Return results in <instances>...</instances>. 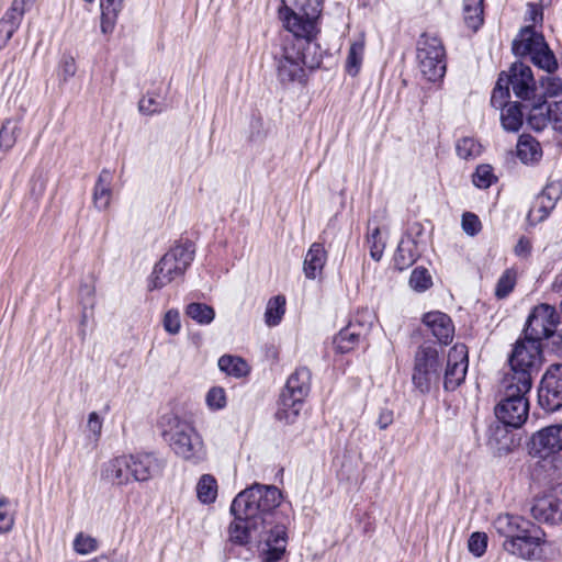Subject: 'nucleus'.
I'll return each instance as SVG.
<instances>
[{"mask_svg": "<svg viewBox=\"0 0 562 562\" xmlns=\"http://www.w3.org/2000/svg\"><path fill=\"white\" fill-rule=\"evenodd\" d=\"M281 499V491L274 485L256 483L239 492L231 505L235 519L228 527L229 541L235 544L260 541L274 527L271 518Z\"/></svg>", "mask_w": 562, "mask_h": 562, "instance_id": "nucleus-1", "label": "nucleus"}, {"mask_svg": "<svg viewBox=\"0 0 562 562\" xmlns=\"http://www.w3.org/2000/svg\"><path fill=\"white\" fill-rule=\"evenodd\" d=\"M495 532L504 538L502 548L507 553L527 561H553L560 555L554 542L548 541L541 530L525 518L501 514L493 521Z\"/></svg>", "mask_w": 562, "mask_h": 562, "instance_id": "nucleus-2", "label": "nucleus"}, {"mask_svg": "<svg viewBox=\"0 0 562 562\" xmlns=\"http://www.w3.org/2000/svg\"><path fill=\"white\" fill-rule=\"evenodd\" d=\"M160 426L164 439L180 459L194 465L206 460V446L191 422L176 414H167L161 417Z\"/></svg>", "mask_w": 562, "mask_h": 562, "instance_id": "nucleus-3", "label": "nucleus"}, {"mask_svg": "<svg viewBox=\"0 0 562 562\" xmlns=\"http://www.w3.org/2000/svg\"><path fill=\"white\" fill-rule=\"evenodd\" d=\"M313 38L292 34L283 40L279 50L274 53L277 77L282 85L304 82L306 68L313 69L319 65V60L310 58L308 55Z\"/></svg>", "mask_w": 562, "mask_h": 562, "instance_id": "nucleus-4", "label": "nucleus"}, {"mask_svg": "<svg viewBox=\"0 0 562 562\" xmlns=\"http://www.w3.org/2000/svg\"><path fill=\"white\" fill-rule=\"evenodd\" d=\"M279 16L283 26L293 35L315 37L322 12L321 0H281Z\"/></svg>", "mask_w": 562, "mask_h": 562, "instance_id": "nucleus-5", "label": "nucleus"}, {"mask_svg": "<svg viewBox=\"0 0 562 562\" xmlns=\"http://www.w3.org/2000/svg\"><path fill=\"white\" fill-rule=\"evenodd\" d=\"M541 362L540 342L525 337L516 342L509 358L510 372L503 381L519 384L524 390L531 387L532 374L539 370Z\"/></svg>", "mask_w": 562, "mask_h": 562, "instance_id": "nucleus-6", "label": "nucleus"}, {"mask_svg": "<svg viewBox=\"0 0 562 562\" xmlns=\"http://www.w3.org/2000/svg\"><path fill=\"white\" fill-rule=\"evenodd\" d=\"M509 87L517 98L529 99L536 90V81L530 67L522 63H515L508 74L499 75L491 98V103L494 106L503 105V101L509 97Z\"/></svg>", "mask_w": 562, "mask_h": 562, "instance_id": "nucleus-7", "label": "nucleus"}, {"mask_svg": "<svg viewBox=\"0 0 562 562\" xmlns=\"http://www.w3.org/2000/svg\"><path fill=\"white\" fill-rule=\"evenodd\" d=\"M193 260V250L187 245H176L155 266L148 290H159L183 276Z\"/></svg>", "mask_w": 562, "mask_h": 562, "instance_id": "nucleus-8", "label": "nucleus"}, {"mask_svg": "<svg viewBox=\"0 0 562 562\" xmlns=\"http://www.w3.org/2000/svg\"><path fill=\"white\" fill-rule=\"evenodd\" d=\"M530 390L531 387L524 390L519 384L503 381V398L495 408L496 417L513 428L522 426L528 417L527 394Z\"/></svg>", "mask_w": 562, "mask_h": 562, "instance_id": "nucleus-9", "label": "nucleus"}, {"mask_svg": "<svg viewBox=\"0 0 562 562\" xmlns=\"http://www.w3.org/2000/svg\"><path fill=\"white\" fill-rule=\"evenodd\" d=\"M513 50L518 56H529L536 66L548 72L554 71L558 67L544 37L536 32L533 26L528 25L520 31L514 40Z\"/></svg>", "mask_w": 562, "mask_h": 562, "instance_id": "nucleus-10", "label": "nucleus"}, {"mask_svg": "<svg viewBox=\"0 0 562 562\" xmlns=\"http://www.w3.org/2000/svg\"><path fill=\"white\" fill-rule=\"evenodd\" d=\"M311 386V372L307 368H299L286 381L285 391L281 394V407L277 413L285 423L294 422L303 406V400Z\"/></svg>", "mask_w": 562, "mask_h": 562, "instance_id": "nucleus-11", "label": "nucleus"}, {"mask_svg": "<svg viewBox=\"0 0 562 562\" xmlns=\"http://www.w3.org/2000/svg\"><path fill=\"white\" fill-rule=\"evenodd\" d=\"M418 67L429 81L441 79L446 72L445 48L436 36L424 35L418 42Z\"/></svg>", "mask_w": 562, "mask_h": 562, "instance_id": "nucleus-12", "label": "nucleus"}, {"mask_svg": "<svg viewBox=\"0 0 562 562\" xmlns=\"http://www.w3.org/2000/svg\"><path fill=\"white\" fill-rule=\"evenodd\" d=\"M438 351L431 346H422L415 353L413 384L422 393H428L439 379Z\"/></svg>", "mask_w": 562, "mask_h": 562, "instance_id": "nucleus-13", "label": "nucleus"}, {"mask_svg": "<svg viewBox=\"0 0 562 562\" xmlns=\"http://www.w3.org/2000/svg\"><path fill=\"white\" fill-rule=\"evenodd\" d=\"M559 314L548 304L536 306L530 313L525 327V337L540 342L551 337L557 329Z\"/></svg>", "mask_w": 562, "mask_h": 562, "instance_id": "nucleus-14", "label": "nucleus"}, {"mask_svg": "<svg viewBox=\"0 0 562 562\" xmlns=\"http://www.w3.org/2000/svg\"><path fill=\"white\" fill-rule=\"evenodd\" d=\"M531 457L548 459L562 451V425L553 424L533 432L527 445Z\"/></svg>", "mask_w": 562, "mask_h": 562, "instance_id": "nucleus-15", "label": "nucleus"}, {"mask_svg": "<svg viewBox=\"0 0 562 562\" xmlns=\"http://www.w3.org/2000/svg\"><path fill=\"white\" fill-rule=\"evenodd\" d=\"M538 402L547 412L562 407V364H552L547 369L538 390Z\"/></svg>", "mask_w": 562, "mask_h": 562, "instance_id": "nucleus-16", "label": "nucleus"}, {"mask_svg": "<svg viewBox=\"0 0 562 562\" xmlns=\"http://www.w3.org/2000/svg\"><path fill=\"white\" fill-rule=\"evenodd\" d=\"M532 517L542 522H562V484L537 496L531 507Z\"/></svg>", "mask_w": 562, "mask_h": 562, "instance_id": "nucleus-17", "label": "nucleus"}, {"mask_svg": "<svg viewBox=\"0 0 562 562\" xmlns=\"http://www.w3.org/2000/svg\"><path fill=\"white\" fill-rule=\"evenodd\" d=\"M469 358L468 348L463 344H456L448 352L447 366L443 376V387L454 391L465 379Z\"/></svg>", "mask_w": 562, "mask_h": 562, "instance_id": "nucleus-18", "label": "nucleus"}, {"mask_svg": "<svg viewBox=\"0 0 562 562\" xmlns=\"http://www.w3.org/2000/svg\"><path fill=\"white\" fill-rule=\"evenodd\" d=\"M562 195V188L558 182L548 183L543 190L535 198L532 205L527 214V221L530 225H536L546 220L554 209L557 202Z\"/></svg>", "mask_w": 562, "mask_h": 562, "instance_id": "nucleus-19", "label": "nucleus"}, {"mask_svg": "<svg viewBox=\"0 0 562 562\" xmlns=\"http://www.w3.org/2000/svg\"><path fill=\"white\" fill-rule=\"evenodd\" d=\"M262 548V562H278L281 560L285 552L286 546V531L284 526L276 525L269 528L265 537L258 542H250L249 547Z\"/></svg>", "mask_w": 562, "mask_h": 562, "instance_id": "nucleus-20", "label": "nucleus"}, {"mask_svg": "<svg viewBox=\"0 0 562 562\" xmlns=\"http://www.w3.org/2000/svg\"><path fill=\"white\" fill-rule=\"evenodd\" d=\"M132 479L137 482H146L160 473L164 463L153 453H137L127 456Z\"/></svg>", "mask_w": 562, "mask_h": 562, "instance_id": "nucleus-21", "label": "nucleus"}, {"mask_svg": "<svg viewBox=\"0 0 562 562\" xmlns=\"http://www.w3.org/2000/svg\"><path fill=\"white\" fill-rule=\"evenodd\" d=\"M101 479L114 485H126L132 480L130 458L119 456L102 464Z\"/></svg>", "mask_w": 562, "mask_h": 562, "instance_id": "nucleus-22", "label": "nucleus"}, {"mask_svg": "<svg viewBox=\"0 0 562 562\" xmlns=\"http://www.w3.org/2000/svg\"><path fill=\"white\" fill-rule=\"evenodd\" d=\"M423 322L431 330L432 335L439 340V342L448 344L451 341L454 334V327L451 318L447 314L439 311L429 312L425 314Z\"/></svg>", "mask_w": 562, "mask_h": 562, "instance_id": "nucleus-23", "label": "nucleus"}, {"mask_svg": "<svg viewBox=\"0 0 562 562\" xmlns=\"http://www.w3.org/2000/svg\"><path fill=\"white\" fill-rule=\"evenodd\" d=\"M112 181L113 172L110 169H102L98 176L93 188V205L99 211H105L109 209L112 200Z\"/></svg>", "mask_w": 562, "mask_h": 562, "instance_id": "nucleus-24", "label": "nucleus"}, {"mask_svg": "<svg viewBox=\"0 0 562 562\" xmlns=\"http://www.w3.org/2000/svg\"><path fill=\"white\" fill-rule=\"evenodd\" d=\"M327 260V252L323 245L314 243L306 252L303 271L307 279L314 280L324 269Z\"/></svg>", "mask_w": 562, "mask_h": 562, "instance_id": "nucleus-25", "label": "nucleus"}, {"mask_svg": "<svg viewBox=\"0 0 562 562\" xmlns=\"http://www.w3.org/2000/svg\"><path fill=\"white\" fill-rule=\"evenodd\" d=\"M366 37L362 33L358 34L350 43L346 59V71L355 77L359 74L364 57Z\"/></svg>", "mask_w": 562, "mask_h": 562, "instance_id": "nucleus-26", "label": "nucleus"}, {"mask_svg": "<svg viewBox=\"0 0 562 562\" xmlns=\"http://www.w3.org/2000/svg\"><path fill=\"white\" fill-rule=\"evenodd\" d=\"M124 0H100L101 32L111 34L115 27Z\"/></svg>", "mask_w": 562, "mask_h": 562, "instance_id": "nucleus-27", "label": "nucleus"}, {"mask_svg": "<svg viewBox=\"0 0 562 562\" xmlns=\"http://www.w3.org/2000/svg\"><path fill=\"white\" fill-rule=\"evenodd\" d=\"M517 157L524 164H536L542 158L540 143L530 135H521L517 143Z\"/></svg>", "mask_w": 562, "mask_h": 562, "instance_id": "nucleus-28", "label": "nucleus"}, {"mask_svg": "<svg viewBox=\"0 0 562 562\" xmlns=\"http://www.w3.org/2000/svg\"><path fill=\"white\" fill-rule=\"evenodd\" d=\"M483 0H462V16L464 24L476 32L484 21Z\"/></svg>", "mask_w": 562, "mask_h": 562, "instance_id": "nucleus-29", "label": "nucleus"}, {"mask_svg": "<svg viewBox=\"0 0 562 562\" xmlns=\"http://www.w3.org/2000/svg\"><path fill=\"white\" fill-rule=\"evenodd\" d=\"M359 340L360 333L356 330L355 325L350 324L334 337L333 345L337 352L347 353L358 346Z\"/></svg>", "mask_w": 562, "mask_h": 562, "instance_id": "nucleus-30", "label": "nucleus"}, {"mask_svg": "<svg viewBox=\"0 0 562 562\" xmlns=\"http://www.w3.org/2000/svg\"><path fill=\"white\" fill-rule=\"evenodd\" d=\"M528 125L537 131H543L550 123V106L546 101L535 103L527 115Z\"/></svg>", "mask_w": 562, "mask_h": 562, "instance_id": "nucleus-31", "label": "nucleus"}, {"mask_svg": "<svg viewBox=\"0 0 562 562\" xmlns=\"http://www.w3.org/2000/svg\"><path fill=\"white\" fill-rule=\"evenodd\" d=\"M501 108V121L503 127L508 132H517L522 125V112L520 106L517 103H503Z\"/></svg>", "mask_w": 562, "mask_h": 562, "instance_id": "nucleus-32", "label": "nucleus"}, {"mask_svg": "<svg viewBox=\"0 0 562 562\" xmlns=\"http://www.w3.org/2000/svg\"><path fill=\"white\" fill-rule=\"evenodd\" d=\"M285 313V297L283 295H276L271 297L266 306L265 323L269 327L280 324Z\"/></svg>", "mask_w": 562, "mask_h": 562, "instance_id": "nucleus-33", "label": "nucleus"}, {"mask_svg": "<svg viewBox=\"0 0 562 562\" xmlns=\"http://www.w3.org/2000/svg\"><path fill=\"white\" fill-rule=\"evenodd\" d=\"M218 368L228 375L241 378L248 374L249 366L239 357L225 355L218 359Z\"/></svg>", "mask_w": 562, "mask_h": 562, "instance_id": "nucleus-34", "label": "nucleus"}, {"mask_svg": "<svg viewBox=\"0 0 562 562\" xmlns=\"http://www.w3.org/2000/svg\"><path fill=\"white\" fill-rule=\"evenodd\" d=\"M196 495L203 504H212L217 496V482L211 474H203L196 484Z\"/></svg>", "mask_w": 562, "mask_h": 562, "instance_id": "nucleus-35", "label": "nucleus"}, {"mask_svg": "<svg viewBox=\"0 0 562 562\" xmlns=\"http://www.w3.org/2000/svg\"><path fill=\"white\" fill-rule=\"evenodd\" d=\"M20 123L18 120L8 119L0 128V149L9 150L16 143L20 134Z\"/></svg>", "mask_w": 562, "mask_h": 562, "instance_id": "nucleus-36", "label": "nucleus"}, {"mask_svg": "<svg viewBox=\"0 0 562 562\" xmlns=\"http://www.w3.org/2000/svg\"><path fill=\"white\" fill-rule=\"evenodd\" d=\"M456 153L461 159H475L482 153V145L475 138L465 136L456 142Z\"/></svg>", "mask_w": 562, "mask_h": 562, "instance_id": "nucleus-37", "label": "nucleus"}, {"mask_svg": "<svg viewBox=\"0 0 562 562\" xmlns=\"http://www.w3.org/2000/svg\"><path fill=\"white\" fill-rule=\"evenodd\" d=\"M186 314L200 325H207L215 317L213 307L203 303H190L186 308Z\"/></svg>", "mask_w": 562, "mask_h": 562, "instance_id": "nucleus-38", "label": "nucleus"}, {"mask_svg": "<svg viewBox=\"0 0 562 562\" xmlns=\"http://www.w3.org/2000/svg\"><path fill=\"white\" fill-rule=\"evenodd\" d=\"M367 243L371 258L379 261L382 258L385 248V241L381 236L379 227H374L368 233Z\"/></svg>", "mask_w": 562, "mask_h": 562, "instance_id": "nucleus-39", "label": "nucleus"}, {"mask_svg": "<svg viewBox=\"0 0 562 562\" xmlns=\"http://www.w3.org/2000/svg\"><path fill=\"white\" fill-rule=\"evenodd\" d=\"M516 271L513 269H507L504 271L497 281L495 289V295L498 299L506 297L514 290L516 284Z\"/></svg>", "mask_w": 562, "mask_h": 562, "instance_id": "nucleus-40", "label": "nucleus"}, {"mask_svg": "<svg viewBox=\"0 0 562 562\" xmlns=\"http://www.w3.org/2000/svg\"><path fill=\"white\" fill-rule=\"evenodd\" d=\"M416 257L414 252L412 251V246L409 243L401 241L397 246L395 256H394V263L398 270H404L405 268L409 267L414 261Z\"/></svg>", "mask_w": 562, "mask_h": 562, "instance_id": "nucleus-41", "label": "nucleus"}, {"mask_svg": "<svg viewBox=\"0 0 562 562\" xmlns=\"http://www.w3.org/2000/svg\"><path fill=\"white\" fill-rule=\"evenodd\" d=\"M29 3L30 0H13L11 8L3 15V19L19 27Z\"/></svg>", "mask_w": 562, "mask_h": 562, "instance_id": "nucleus-42", "label": "nucleus"}, {"mask_svg": "<svg viewBox=\"0 0 562 562\" xmlns=\"http://www.w3.org/2000/svg\"><path fill=\"white\" fill-rule=\"evenodd\" d=\"M495 180L493 168L490 165H480L473 175V183L480 189H487Z\"/></svg>", "mask_w": 562, "mask_h": 562, "instance_id": "nucleus-43", "label": "nucleus"}, {"mask_svg": "<svg viewBox=\"0 0 562 562\" xmlns=\"http://www.w3.org/2000/svg\"><path fill=\"white\" fill-rule=\"evenodd\" d=\"M431 277L425 268H415L409 278V285L415 291H426L431 285Z\"/></svg>", "mask_w": 562, "mask_h": 562, "instance_id": "nucleus-44", "label": "nucleus"}, {"mask_svg": "<svg viewBox=\"0 0 562 562\" xmlns=\"http://www.w3.org/2000/svg\"><path fill=\"white\" fill-rule=\"evenodd\" d=\"M74 549L77 553L86 555L97 551L98 541L95 538L80 532L74 540Z\"/></svg>", "mask_w": 562, "mask_h": 562, "instance_id": "nucleus-45", "label": "nucleus"}, {"mask_svg": "<svg viewBox=\"0 0 562 562\" xmlns=\"http://www.w3.org/2000/svg\"><path fill=\"white\" fill-rule=\"evenodd\" d=\"M487 547V536L484 532H473L468 541L469 551L480 558L482 557Z\"/></svg>", "mask_w": 562, "mask_h": 562, "instance_id": "nucleus-46", "label": "nucleus"}, {"mask_svg": "<svg viewBox=\"0 0 562 562\" xmlns=\"http://www.w3.org/2000/svg\"><path fill=\"white\" fill-rule=\"evenodd\" d=\"M46 184H47V175L42 170L36 171L32 176L31 181H30L31 195L36 200L42 198L46 190Z\"/></svg>", "mask_w": 562, "mask_h": 562, "instance_id": "nucleus-47", "label": "nucleus"}, {"mask_svg": "<svg viewBox=\"0 0 562 562\" xmlns=\"http://www.w3.org/2000/svg\"><path fill=\"white\" fill-rule=\"evenodd\" d=\"M164 329L170 335H177L181 329L180 314L178 310L167 311L162 317Z\"/></svg>", "mask_w": 562, "mask_h": 562, "instance_id": "nucleus-48", "label": "nucleus"}, {"mask_svg": "<svg viewBox=\"0 0 562 562\" xmlns=\"http://www.w3.org/2000/svg\"><path fill=\"white\" fill-rule=\"evenodd\" d=\"M206 404L211 409H222L226 405V394L223 387L214 386L206 394Z\"/></svg>", "mask_w": 562, "mask_h": 562, "instance_id": "nucleus-49", "label": "nucleus"}, {"mask_svg": "<svg viewBox=\"0 0 562 562\" xmlns=\"http://www.w3.org/2000/svg\"><path fill=\"white\" fill-rule=\"evenodd\" d=\"M462 229L469 236L477 235L482 229V224L477 215L471 212H465L462 215Z\"/></svg>", "mask_w": 562, "mask_h": 562, "instance_id": "nucleus-50", "label": "nucleus"}, {"mask_svg": "<svg viewBox=\"0 0 562 562\" xmlns=\"http://www.w3.org/2000/svg\"><path fill=\"white\" fill-rule=\"evenodd\" d=\"M77 70L76 60L70 55H64L59 63V77L67 81L75 76Z\"/></svg>", "mask_w": 562, "mask_h": 562, "instance_id": "nucleus-51", "label": "nucleus"}, {"mask_svg": "<svg viewBox=\"0 0 562 562\" xmlns=\"http://www.w3.org/2000/svg\"><path fill=\"white\" fill-rule=\"evenodd\" d=\"M550 106V123L555 132L562 134V101L553 102Z\"/></svg>", "mask_w": 562, "mask_h": 562, "instance_id": "nucleus-52", "label": "nucleus"}, {"mask_svg": "<svg viewBox=\"0 0 562 562\" xmlns=\"http://www.w3.org/2000/svg\"><path fill=\"white\" fill-rule=\"evenodd\" d=\"M19 27L3 18L0 20V50L8 44Z\"/></svg>", "mask_w": 562, "mask_h": 562, "instance_id": "nucleus-53", "label": "nucleus"}, {"mask_svg": "<svg viewBox=\"0 0 562 562\" xmlns=\"http://www.w3.org/2000/svg\"><path fill=\"white\" fill-rule=\"evenodd\" d=\"M546 94L549 97H555L562 92V81L557 77H547L541 81Z\"/></svg>", "mask_w": 562, "mask_h": 562, "instance_id": "nucleus-54", "label": "nucleus"}, {"mask_svg": "<svg viewBox=\"0 0 562 562\" xmlns=\"http://www.w3.org/2000/svg\"><path fill=\"white\" fill-rule=\"evenodd\" d=\"M138 109L142 113L151 115L160 111V105L151 97H144L138 102Z\"/></svg>", "mask_w": 562, "mask_h": 562, "instance_id": "nucleus-55", "label": "nucleus"}, {"mask_svg": "<svg viewBox=\"0 0 562 562\" xmlns=\"http://www.w3.org/2000/svg\"><path fill=\"white\" fill-rule=\"evenodd\" d=\"M102 425H103V422L98 413L92 412L89 414L87 427H88L89 431L93 434L94 437H97V438L100 437L101 431H102Z\"/></svg>", "mask_w": 562, "mask_h": 562, "instance_id": "nucleus-56", "label": "nucleus"}, {"mask_svg": "<svg viewBox=\"0 0 562 562\" xmlns=\"http://www.w3.org/2000/svg\"><path fill=\"white\" fill-rule=\"evenodd\" d=\"M14 522L13 514L0 510V535L10 532L13 529Z\"/></svg>", "mask_w": 562, "mask_h": 562, "instance_id": "nucleus-57", "label": "nucleus"}, {"mask_svg": "<svg viewBox=\"0 0 562 562\" xmlns=\"http://www.w3.org/2000/svg\"><path fill=\"white\" fill-rule=\"evenodd\" d=\"M393 412L384 408L379 413L376 425L380 429H386L393 423Z\"/></svg>", "mask_w": 562, "mask_h": 562, "instance_id": "nucleus-58", "label": "nucleus"}, {"mask_svg": "<svg viewBox=\"0 0 562 562\" xmlns=\"http://www.w3.org/2000/svg\"><path fill=\"white\" fill-rule=\"evenodd\" d=\"M531 243L526 237H520L515 246V254L519 257H526L530 254Z\"/></svg>", "mask_w": 562, "mask_h": 562, "instance_id": "nucleus-59", "label": "nucleus"}, {"mask_svg": "<svg viewBox=\"0 0 562 562\" xmlns=\"http://www.w3.org/2000/svg\"><path fill=\"white\" fill-rule=\"evenodd\" d=\"M529 21L533 24L540 23L542 21V10L537 5H529L528 9Z\"/></svg>", "mask_w": 562, "mask_h": 562, "instance_id": "nucleus-60", "label": "nucleus"}, {"mask_svg": "<svg viewBox=\"0 0 562 562\" xmlns=\"http://www.w3.org/2000/svg\"><path fill=\"white\" fill-rule=\"evenodd\" d=\"M86 3H92L94 0H83Z\"/></svg>", "mask_w": 562, "mask_h": 562, "instance_id": "nucleus-61", "label": "nucleus"}]
</instances>
